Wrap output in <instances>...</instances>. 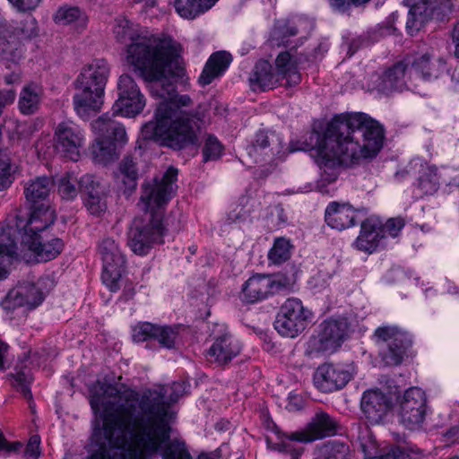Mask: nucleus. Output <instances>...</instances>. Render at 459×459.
<instances>
[{
    "label": "nucleus",
    "instance_id": "obj_6",
    "mask_svg": "<svg viewBox=\"0 0 459 459\" xmlns=\"http://www.w3.org/2000/svg\"><path fill=\"white\" fill-rule=\"evenodd\" d=\"M118 100L112 108V114L105 113L91 123V128L98 138L110 142H116L120 145L127 142L125 126L113 119L117 114L124 117H135L141 113L143 105L139 86L129 74H122L119 77Z\"/></svg>",
    "mask_w": 459,
    "mask_h": 459
},
{
    "label": "nucleus",
    "instance_id": "obj_16",
    "mask_svg": "<svg viewBox=\"0 0 459 459\" xmlns=\"http://www.w3.org/2000/svg\"><path fill=\"white\" fill-rule=\"evenodd\" d=\"M355 373L353 363H324L315 371L313 381L321 392L331 393L343 388Z\"/></svg>",
    "mask_w": 459,
    "mask_h": 459
},
{
    "label": "nucleus",
    "instance_id": "obj_49",
    "mask_svg": "<svg viewBox=\"0 0 459 459\" xmlns=\"http://www.w3.org/2000/svg\"><path fill=\"white\" fill-rule=\"evenodd\" d=\"M15 30L23 39L35 37L38 34L37 21L34 17L28 16Z\"/></svg>",
    "mask_w": 459,
    "mask_h": 459
},
{
    "label": "nucleus",
    "instance_id": "obj_32",
    "mask_svg": "<svg viewBox=\"0 0 459 459\" xmlns=\"http://www.w3.org/2000/svg\"><path fill=\"white\" fill-rule=\"evenodd\" d=\"M281 143L274 133L259 132L255 141L248 149V154L258 161L259 156H271L280 152Z\"/></svg>",
    "mask_w": 459,
    "mask_h": 459
},
{
    "label": "nucleus",
    "instance_id": "obj_61",
    "mask_svg": "<svg viewBox=\"0 0 459 459\" xmlns=\"http://www.w3.org/2000/svg\"><path fill=\"white\" fill-rule=\"evenodd\" d=\"M132 338L135 342H141L143 341V325L139 324L133 329Z\"/></svg>",
    "mask_w": 459,
    "mask_h": 459
},
{
    "label": "nucleus",
    "instance_id": "obj_64",
    "mask_svg": "<svg viewBox=\"0 0 459 459\" xmlns=\"http://www.w3.org/2000/svg\"><path fill=\"white\" fill-rule=\"evenodd\" d=\"M8 345L0 340V369L4 368V357L7 352Z\"/></svg>",
    "mask_w": 459,
    "mask_h": 459
},
{
    "label": "nucleus",
    "instance_id": "obj_33",
    "mask_svg": "<svg viewBox=\"0 0 459 459\" xmlns=\"http://www.w3.org/2000/svg\"><path fill=\"white\" fill-rule=\"evenodd\" d=\"M220 0H175L178 14L187 20H194L211 10Z\"/></svg>",
    "mask_w": 459,
    "mask_h": 459
},
{
    "label": "nucleus",
    "instance_id": "obj_48",
    "mask_svg": "<svg viewBox=\"0 0 459 459\" xmlns=\"http://www.w3.org/2000/svg\"><path fill=\"white\" fill-rule=\"evenodd\" d=\"M84 204L91 214L100 216L107 210L106 195L84 197Z\"/></svg>",
    "mask_w": 459,
    "mask_h": 459
},
{
    "label": "nucleus",
    "instance_id": "obj_51",
    "mask_svg": "<svg viewBox=\"0 0 459 459\" xmlns=\"http://www.w3.org/2000/svg\"><path fill=\"white\" fill-rule=\"evenodd\" d=\"M12 184L11 163L8 159L0 158V191Z\"/></svg>",
    "mask_w": 459,
    "mask_h": 459
},
{
    "label": "nucleus",
    "instance_id": "obj_39",
    "mask_svg": "<svg viewBox=\"0 0 459 459\" xmlns=\"http://www.w3.org/2000/svg\"><path fill=\"white\" fill-rule=\"evenodd\" d=\"M127 246L135 255H143V219L136 217L133 221L127 232Z\"/></svg>",
    "mask_w": 459,
    "mask_h": 459
},
{
    "label": "nucleus",
    "instance_id": "obj_1",
    "mask_svg": "<svg viewBox=\"0 0 459 459\" xmlns=\"http://www.w3.org/2000/svg\"><path fill=\"white\" fill-rule=\"evenodd\" d=\"M180 46L165 34L152 35L145 41V81H156L162 86L159 95L164 100L157 108L155 124L145 125L153 131V137L161 144L182 149L197 143L200 117L182 109L191 104L187 95L176 93L169 82Z\"/></svg>",
    "mask_w": 459,
    "mask_h": 459
},
{
    "label": "nucleus",
    "instance_id": "obj_46",
    "mask_svg": "<svg viewBox=\"0 0 459 459\" xmlns=\"http://www.w3.org/2000/svg\"><path fill=\"white\" fill-rule=\"evenodd\" d=\"M332 276L328 272L319 271L308 281V286L312 292L319 293L326 290L331 281Z\"/></svg>",
    "mask_w": 459,
    "mask_h": 459
},
{
    "label": "nucleus",
    "instance_id": "obj_37",
    "mask_svg": "<svg viewBox=\"0 0 459 459\" xmlns=\"http://www.w3.org/2000/svg\"><path fill=\"white\" fill-rule=\"evenodd\" d=\"M122 146L118 143L97 137L95 143L92 145V154L98 162L106 164L117 159V150Z\"/></svg>",
    "mask_w": 459,
    "mask_h": 459
},
{
    "label": "nucleus",
    "instance_id": "obj_43",
    "mask_svg": "<svg viewBox=\"0 0 459 459\" xmlns=\"http://www.w3.org/2000/svg\"><path fill=\"white\" fill-rule=\"evenodd\" d=\"M290 250L291 245L288 239L284 238H277L269 251V260L276 264L284 263L290 258Z\"/></svg>",
    "mask_w": 459,
    "mask_h": 459
},
{
    "label": "nucleus",
    "instance_id": "obj_18",
    "mask_svg": "<svg viewBox=\"0 0 459 459\" xmlns=\"http://www.w3.org/2000/svg\"><path fill=\"white\" fill-rule=\"evenodd\" d=\"M348 333L347 318H331L320 325V331L311 339L310 345L317 351L333 352L342 345Z\"/></svg>",
    "mask_w": 459,
    "mask_h": 459
},
{
    "label": "nucleus",
    "instance_id": "obj_52",
    "mask_svg": "<svg viewBox=\"0 0 459 459\" xmlns=\"http://www.w3.org/2000/svg\"><path fill=\"white\" fill-rule=\"evenodd\" d=\"M9 3L21 13L34 11L42 0H8Z\"/></svg>",
    "mask_w": 459,
    "mask_h": 459
},
{
    "label": "nucleus",
    "instance_id": "obj_13",
    "mask_svg": "<svg viewBox=\"0 0 459 459\" xmlns=\"http://www.w3.org/2000/svg\"><path fill=\"white\" fill-rule=\"evenodd\" d=\"M397 413L400 423L406 429H421L429 413L425 392L420 387L408 388L397 398Z\"/></svg>",
    "mask_w": 459,
    "mask_h": 459
},
{
    "label": "nucleus",
    "instance_id": "obj_12",
    "mask_svg": "<svg viewBox=\"0 0 459 459\" xmlns=\"http://www.w3.org/2000/svg\"><path fill=\"white\" fill-rule=\"evenodd\" d=\"M313 318V312L304 307L300 299L290 298L281 305L274 328L281 336L295 338L306 329Z\"/></svg>",
    "mask_w": 459,
    "mask_h": 459
},
{
    "label": "nucleus",
    "instance_id": "obj_5",
    "mask_svg": "<svg viewBox=\"0 0 459 459\" xmlns=\"http://www.w3.org/2000/svg\"><path fill=\"white\" fill-rule=\"evenodd\" d=\"M445 70L446 64L440 58L431 57L429 54L408 56L384 73L377 88L384 93L408 89L421 94L417 91L419 82H432Z\"/></svg>",
    "mask_w": 459,
    "mask_h": 459
},
{
    "label": "nucleus",
    "instance_id": "obj_30",
    "mask_svg": "<svg viewBox=\"0 0 459 459\" xmlns=\"http://www.w3.org/2000/svg\"><path fill=\"white\" fill-rule=\"evenodd\" d=\"M240 347L230 334L223 333L215 339L208 355L218 363H227L239 353Z\"/></svg>",
    "mask_w": 459,
    "mask_h": 459
},
{
    "label": "nucleus",
    "instance_id": "obj_2",
    "mask_svg": "<svg viewBox=\"0 0 459 459\" xmlns=\"http://www.w3.org/2000/svg\"><path fill=\"white\" fill-rule=\"evenodd\" d=\"M95 413L103 407V432L108 443L89 459H143V398L125 385L96 381L90 387Z\"/></svg>",
    "mask_w": 459,
    "mask_h": 459
},
{
    "label": "nucleus",
    "instance_id": "obj_50",
    "mask_svg": "<svg viewBox=\"0 0 459 459\" xmlns=\"http://www.w3.org/2000/svg\"><path fill=\"white\" fill-rule=\"evenodd\" d=\"M404 226L403 220L401 218H391L385 223L382 221L381 231L388 238H395L399 235Z\"/></svg>",
    "mask_w": 459,
    "mask_h": 459
},
{
    "label": "nucleus",
    "instance_id": "obj_15",
    "mask_svg": "<svg viewBox=\"0 0 459 459\" xmlns=\"http://www.w3.org/2000/svg\"><path fill=\"white\" fill-rule=\"evenodd\" d=\"M99 253L103 262L102 281L111 291H117L120 288L119 281L125 271V257L112 238H104L100 241Z\"/></svg>",
    "mask_w": 459,
    "mask_h": 459
},
{
    "label": "nucleus",
    "instance_id": "obj_60",
    "mask_svg": "<svg viewBox=\"0 0 459 459\" xmlns=\"http://www.w3.org/2000/svg\"><path fill=\"white\" fill-rule=\"evenodd\" d=\"M453 43L455 45L454 55L459 58V22L455 25L453 32Z\"/></svg>",
    "mask_w": 459,
    "mask_h": 459
},
{
    "label": "nucleus",
    "instance_id": "obj_44",
    "mask_svg": "<svg viewBox=\"0 0 459 459\" xmlns=\"http://www.w3.org/2000/svg\"><path fill=\"white\" fill-rule=\"evenodd\" d=\"M79 192V180L76 177L68 173L60 178L58 182V194L62 199L73 200Z\"/></svg>",
    "mask_w": 459,
    "mask_h": 459
},
{
    "label": "nucleus",
    "instance_id": "obj_14",
    "mask_svg": "<svg viewBox=\"0 0 459 459\" xmlns=\"http://www.w3.org/2000/svg\"><path fill=\"white\" fill-rule=\"evenodd\" d=\"M114 34L117 40L121 43L127 39L132 41L126 48V65L131 73L143 79V38L141 36L140 30L134 28L133 23L126 18H117L114 26Z\"/></svg>",
    "mask_w": 459,
    "mask_h": 459
},
{
    "label": "nucleus",
    "instance_id": "obj_22",
    "mask_svg": "<svg viewBox=\"0 0 459 459\" xmlns=\"http://www.w3.org/2000/svg\"><path fill=\"white\" fill-rule=\"evenodd\" d=\"M28 220L20 215L15 216V222L6 227H0V255L10 258L11 261H18L22 258V250L16 244L18 236L22 239V235L28 228Z\"/></svg>",
    "mask_w": 459,
    "mask_h": 459
},
{
    "label": "nucleus",
    "instance_id": "obj_63",
    "mask_svg": "<svg viewBox=\"0 0 459 459\" xmlns=\"http://www.w3.org/2000/svg\"><path fill=\"white\" fill-rule=\"evenodd\" d=\"M441 293L455 294L457 293L456 288L447 280H445L443 288L440 290Z\"/></svg>",
    "mask_w": 459,
    "mask_h": 459
},
{
    "label": "nucleus",
    "instance_id": "obj_10",
    "mask_svg": "<svg viewBox=\"0 0 459 459\" xmlns=\"http://www.w3.org/2000/svg\"><path fill=\"white\" fill-rule=\"evenodd\" d=\"M300 57H294L289 52L280 53L275 60V69L272 65L261 60L256 63L249 81L252 88L266 91L276 87L281 81L285 80L287 86L297 85L301 81L299 71Z\"/></svg>",
    "mask_w": 459,
    "mask_h": 459
},
{
    "label": "nucleus",
    "instance_id": "obj_11",
    "mask_svg": "<svg viewBox=\"0 0 459 459\" xmlns=\"http://www.w3.org/2000/svg\"><path fill=\"white\" fill-rule=\"evenodd\" d=\"M271 435H267L266 443L269 448L290 453V459H299L301 455L299 448L292 447L293 441L312 442L335 433L336 423L326 413L318 412L311 422L301 431L286 437L277 427Z\"/></svg>",
    "mask_w": 459,
    "mask_h": 459
},
{
    "label": "nucleus",
    "instance_id": "obj_24",
    "mask_svg": "<svg viewBox=\"0 0 459 459\" xmlns=\"http://www.w3.org/2000/svg\"><path fill=\"white\" fill-rule=\"evenodd\" d=\"M449 0H404L410 7L406 29L413 35L420 30L427 19L432 16L434 10L445 4Z\"/></svg>",
    "mask_w": 459,
    "mask_h": 459
},
{
    "label": "nucleus",
    "instance_id": "obj_35",
    "mask_svg": "<svg viewBox=\"0 0 459 459\" xmlns=\"http://www.w3.org/2000/svg\"><path fill=\"white\" fill-rule=\"evenodd\" d=\"M42 91L37 84L25 86L20 95L19 108L22 113L33 114L39 108Z\"/></svg>",
    "mask_w": 459,
    "mask_h": 459
},
{
    "label": "nucleus",
    "instance_id": "obj_62",
    "mask_svg": "<svg viewBox=\"0 0 459 459\" xmlns=\"http://www.w3.org/2000/svg\"><path fill=\"white\" fill-rule=\"evenodd\" d=\"M445 438L446 442L453 443L456 439L459 438V428L455 427L449 429L446 434L445 435Z\"/></svg>",
    "mask_w": 459,
    "mask_h": 459
},
{
    "label": "nucleus",
    "instance_id": "obj_29",
    "mask_svg": "<svg viewBox=\"0 0 459 459\" xmlns=\"http://www.w3.org/2000/svg\"><path fill=\"white\" fill-rule=\"evenodd\" d=\"M231 63V55L226 51H219L212 54L199 76V82L205 86L215 78L222 75Z\"/></svg>",
    "mask_w": 459,
    "mask_h": 459
},
{
    "label": "nucleus",
    "instance_id": "obj_59",
    "mask_svg": "<svg viewBox=\"0 0 459 459\" xmlns=\"http://www.w3.org/2000/svg\"><path fill=\"white\" fill-rule=\"evenodd\" d=\"M13 263L10 258L0 255V281L7 277Z\"/></svg>",
    "mask_w": 459,
    "mask_h": 459
},
{
    "label": "nucleus",
    "instance_id": "obj_55",
    "mask_svg": "<svg viewBox=\"0 0 459 459\" xmlns=\"http://www.w3.org/2000/svg\"><path fill=\"white\" fill-rule=\"evenodd\" d=\"M15 92L13 90L0 91V115L3 108L14 100Z\"/></svg>",
    "mask_w": 459,
    "mask_h": 459
},
{
    "label": "nucleus",
    "instance_id": "obj_21",
    "mask_svg": "<svg viewBox=\"0 0 459 459\" xmlns=\"http://www.w3.org/2000/svg\"><path fill=\"white\" fill-rule=\"evenodd\" d=\"M281 284L273 276L255 274L247 279L242 286L241 299L247 303L264 300L277 292Z\"/></svg>",
    "mask_w": 459,
    "mask_h": 459
},
{
    "label": "nucleus",
    "instance_id": "obj_8",
    "mask_svg": "<svg viewBox=\"0 0 459 459\" xmlns=\"http://www.w3.org/2000/svg\"><path fill=\"white\" fill-rule=\"evenodd\" d=\"M106 60H94L85 66L75 81L77 92L74 96V110L86 120L91 113H97L103 105L104 90L109 76Z\"/></svg>",
    "mask_w": 459,
    "mask_h": 459
},
{
    "label": "nucleus",
    "instance_id": "obj_53",
    "mask_svg": "<svg viewBox=\"0 0 459 459\" xmlns=\"http://www.w3.org/2000/svg\"><path fill=\"white\" fill-rule=\"evenodd\" d=\"M40 437L38 435L30 437L25 450L24 455L28 458L38 459L40 455L39 451Z\"/></svg>",
    "mask_w": 459,
    "mask_h": 459
},
{
    "label": "nucleus",
    "instance_id": "obj_56",
    "mask_svg": "<svg viewBox=\"0 0 459 459\" xmlns=\"http://www.w3.org/2000/svg\"><path fill=\"white\" fill-rule=\"evenodd\" d=\"M330 4L339 10L344 9L346 6L351 4H361L368 2L369 0H328Z\"/></svg>",
    "mask_w": 459,
    "mask_h": 459
},
{
    "label": "nucleus",
    "instance_id": "obj_40",
    "mask_svg": "<svg viewBox=\"0 0 459 459\" xmlns=\"http://www.w3.org/2000/svg\"><path fill=\"white\" fill-rule=\"evenodd\" d=\"M441 176L435 166L426 165L419 178V186L425 194H433L438 188Z\"/></svg>",
    "mask_w": 459,
    "mask_h": 459
},
{
    "label": "nucleus",
    "instance_id": "obj_57",
    "mask_svg": "<svg viewBox=\"0 0 459 459\" xmlns=\"http://www.w3.org/2000/svg\"><path fill=\"white\" fill-rule=\"evenodd\" d=\"M385 459H410V455L404 448L397 446L385 455Z\"/></svg>",
    "mask_w": 459,
    "mask_h": 459
},
{
    "label": "nucleus",
    "instance_id": "obj_25",
    "mask_svg": "<svg viewBox=\"0 0 459 459\" xmlns=\"http://www.w3.org/2000/svg\"><path fill=\"white\" fill-rule=\"evenodd\" d=\"M43 300L41 290L31 282H23L11 290L4 302V308L26 306L34 308Z\"/></svg>",
    "mask_w": 459,
    "mask_h": 459
},
{
    "label": "nucleus",
    "instance_id": "obj_38",
    "mask_svg": "<svg viewBox=\"0 0 459 459\" xmlns=\"http://www.w3.org/2000/svg\"><path fill=\"white\" fill-rule=\"evenodd\" d=\"M145 341L157 339L160 344L166 348H172L175 343L176 333L169 327H161L145 323Z\"/></svg>",
    "mask_w": 459,
    "mask_h": 459
},
{
    "label": "nucleus",
    "instance_id": "obj_20",
    "mask_svg": "<svg viewBox=\"0 0 459 459\" xmlns=\"http://www.w3.org/2000/svg\"><path fill=\"white\" fill-rule=\"evenodd\" d=\"M382 220L376 216L366 219L353 246L356 249L371 254L386 245V236L381 231Z\"/></svg>",
    "mask_w": 459,
    "mask_h": 459
},
{
    "label": "nucleus",
    "instance_id": "obj_7",
    "mask_svg": "<svg viewBox=\"0 0 459 459\" xmlns=\"http://www.w3.org/2000/svg\"><path fill=\"white\" fill-rule=\"evenodd\" d=\"M178 169L169 167L160 178H155L153 184L145 187V215L150 221L145 227V247L163 243L165 227L163 217L166 207L176 194L178 186Z\"/></svg>",
    "mask_w": 459,
    "mask_h": 459
},
{
    "label": "nucleus",
    "instance_id": "obj_45",
    "mask_svg": "<svg viewBox=\"0 0 459 459\" xmlns=\"http://www.w3.org/2000/svg\"><path fill=\"white\" fill-rule=\"evenodd\" d=\"M79 189L83 198L106 195L105 187L91 175H84L79 179Z\"/></svg>",
    "mask_w": 459,
    "mask_h": 459
},
{
    "label": "nucleus",
    "instance_id": "obj_41",
    "mask_svg": "<svg viewBox=\"0 0 459 459\" xmlns=\"http://www.w3.org/2000/svg\"><path fill=\"white\" fill-rule=\"evenodd\" d=\"M349 447L342 443L328 442L315 452V459H346Z\"/></svg>",
    "mask_w": 459,
    "mask_h": 459
},
{
    "label": "nucleus",
    "instance_id": "obj_47",
    "mask_svg": "<svg viewBox=\"0 0 459 459\" xmlns=\"http://www.w3.org/2000/svg\"><path fill=\"white\" fill-rule=\"evenodd\" d=\"M223 147L214 136H208L204 147V159L205 161L217 160L222 154Z\"/></svg>",
    "mask_w": 459,
    "mask_h": 459
},
{
    "label": "nucleus",
    "instance_id": "obj_42",
    "mask_svg": "<svg viewBox=\"0 0 459 459\" xmlns=\"http://www.w3.org/2000/svg\"><path fill=\"white\" fill-rule=\"evenodd\" d=\"M359 440L364 453V459H385V455H383L378 452L377 441L368 427L359 432Z\"/></svg>",
    "mask_w": 459,
    "mask_h": 459
},
{
    "label": "nucleus",
    "instance_id": "obj_27",
    "mask_svg": "<svg viewBox=\"0 0 459 459\" xmlns=\"http://www.w3.org/2000/svg\"><path fill=\"white\" fill-rule=\"evenodd\" d=\"M137 158L132 154L126 155L119 163L115 172V183L117 189L129 196L136 189L138 180Z\"/></svg>",
    "mask_w": 459,
    "mask_h": 459
},
{
    "label": "nucleus",
    "instance_id": "obj_23",
    "mask_svg": "<svg viewBox=\"0 0 459 459\" xmlns=\"http://www.w3.org/2000/svg\"><path fill=\"white\" fill-rule=\"evenodd\" d=\"M56 148L70 160H77L84 138L82 132L74 126L62 123L56 130Z\"/></svg>",
    "mask_w": 459,
    "mask_h": 459
},
{
    "label": "nucleus",
    "instance_id": "obj_17",
    "mask_svg": "<svg viewBox=\"0 0 459 459\" xmlns=\"http://www.w3.org/2000/svg\"><path fill=\"white\" fill-rule=\"evenodd\" d=\"M374 337L377 342H387L386 351L382 352V359L388 366L399 365L411 345L408 334L394 325H382L376 329Z\"/></svg>",
    "mask_w": 459,
    "mask_h": 459
},
{
    "label": "nucleus",
    "instance_id": "obj_9",
    "mask_svg": "<svg viewBox=\"0 0 459 459\" xmlns=\"http://www.w3.org/2000/svg\"><path fill=\"white\" fill-rule=\"evenodd\" d=\"M56 220L55 212L45 206L38 207L30 216L22 235V247L32 251L39 260L49 261L56 258L64 248L61 238L52 237L47 231Z\"/></svg>",
    "mask_w": 459,
    "mask_h": 459
},
{
    "label": "nucleus",
    "instance_id": "obj_31",
    "mask_svg": "<svg viewBox=\"0 0 459 459\" xmlns=\"http://www.w3.org/2000/svg\"><path fill=\"white\" fill-rule=\"evenodd\" d=\"M53 21L56 24L69 25L74 23L75 29L81 32L88 23V16L78 6L64 4L60 6L53 15Z\"/></svg>",
    "mask_w": 459,
    "mask_h": 459
},
{
    "label": "nucleus",
    "instance_id": "obj_54",
    "mask_svg": "<svg viewBox=\"0 0 459 459\" xmlns=\"http://www.w3.org/2000/svg\"><path fill=\"white\" fill-rule=\"evenodd\" d=\"M22 447V443L16 441L13 443H9L2 431H0V453L5 452L9 453H16Z\"/></svg>",
    "mask_w": 459,
    "mask_h": 459
},
{
    "label": "nucleus",
    "instance_id": "obj_58",
    "mask_svg": "<svg viewBox=\"0 0 459 459\" xmlns=\"http://www.w3.org/2000/svg\"><path fill=\"white\" fill-rule=\"evenodd\" d=\"M286 407L289 411H299L303 407V400L298 394H290Z\"/></svg>",
    "mask_w": 459,
    "mask_h": 459
},
{
    "label": "nucleus",
    "instance_id": "obj_26",
    "mask_svg": "<svg viewBox=\"0 0 459 459\" xmlns=\"http://www.w3.org/2000/svg\"><path fill=\"white\" fill-rule=\"evenodd\" d=\"M357 216L358 211L348 203L331 202L325 212V222L337 230L354 226Z\"/></svg>",
    "mask_w": 459,
    "mask_h": 459
},
{
    "label": "nucleus",
    "instance_id": "obj_28",
    "mask_svg": "<svg viewBox=\"0 0 459 459\" xmlns=\"http://www.w3.org/2000/svg\"><path fill=\"white\" fill-rule=\"evenodd\" d=\"M52 186L53 180L48 177L36 178L25 185V198L31 204L30 215L35 209L40 206H45L46 208L50 209L46 204V199L48 196Z\"/></svg>",
    "mask_w": 459,
    "mask_h": 459
},
{
    "label": "nucleus",
    "instance_id": "obj_3",
    "mask_svg": "<svg viewBox=\"0 0 459 459\" xmlns=\"http://www.w3.org/2000/svg\"><path fill=\"white\" fill-rule=\"evenodd\" d=\"M316 140L313 157L321 169L318 190L331 194L327 187L339 175V168L352 166L375 158L384 145V129L365 113H352L347 116L345 124L331 122L321 135L312 134Z\"/></svg>",
    "mask_w": 459,
    "mask_h": 459
},
{
    "label": "nucleus",
    "instance_id": "obj_4",
    "mask_svg": "<svg viewBox=\"0 0 459 459\" xmlns=\"http://www.w3.org/2000/svg\"><path fill=\"white\" fill-rule=\"evenodd\" d=\"M186 382L155 385L145 392V454L156 452L169 439L168 424L175 415L172 405L186 393Z\"/></svg>",
    "mask_w": 459,
    "mask_h": 459
},
{
    "label": "nucleus",
    "instance_id": "obj_19",
    "mask_svg": "<svg viewBox=\"0 0 459 459\" xmlns=\"http://www.w3.org/2000/svg\"><path fill=\"white\" fill-rule=\"evenodd\" d=\"M393 408L391 398L379 389L366 390L360 399V409L371 424L383 422Z\"/></svg>",
    "mask_w": 459,
    "mask_h": 459
},
{
    "label": "nucleus",
    "instance_id": "obj_36",
    "mask_svg": "<svg viewBox=\"0 0 459 459\" xmlns=\"http://www.w3.org/2000/svg\"><path fill=\"white\" fill-rule=\"evenodd\" d=\"M28 357L29 352H24V359L21 360L20 363L16 366V373L13 376L14 379L13 385L22 394L24 398L30 400L32 398V394L30 387L32 381V377L27 366L23 365L24 361L28 359Z\"/></svg>",
    "mask_w": 459,
    "mask_h": 459
},
{
    "label": "nucleus",
    "instance_id": "obj_34",
    "mask_svg": "<svg viewBox=\"0 0 459 459\" xmlns=\"http://www.w3.org/2000/svg\"><path fill=\"white\" fill-rule=\"evenodd\" d=\"M22 45L15 35L0 36V61L8 68L10 65H17L22 57Z\"/></svg>",
    "mask_w": 459,
    "mask_h": 459
}]
</instances>
